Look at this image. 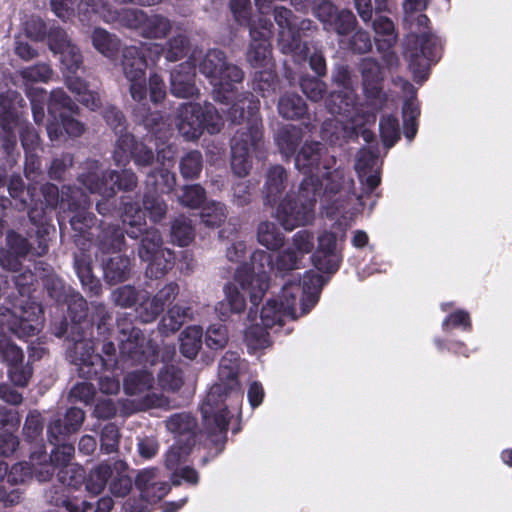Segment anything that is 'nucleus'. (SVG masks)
Listing matches in <instances>:
<instances>
[{
	"mask_svg": "<svg viewBox=\"0 0 512 512\" xmlns=\"http://www.w3.org/2000/svg\"><path fill=\"white\" fill-rule=\"evenodd\" d=\"M240 356L237 352L227 351L219 362V381L211 386L201 407V415L208 429L210 441L221 453L227 441L229 421L232 417L226 400L235 394L241 397L239 368Z\"/></svg>",
	"mask_w": 512,
	"mask_h": 512,
	"instance_id": "obj_1",
	"label": "nucleus"
},
{
	"mask_svg": "<svg viewBox=\"0 0 512 512\" xmlns=\"http://www.w3.org/2000/svg\"><path fill=\"white\" fill-rule=\"evenodd\" d=\"M416 25L419 29H427L422 34L409 35L404 43V57L408 61V67L413 74V80L422 84L428 79L431 65L440 58V41L430 31V19L426 14L416 17Z\"/></svg>",
	"mask_w": 512,
	"mask_h": 512,
	"instance_id": "obj_2",
	"label": "nucleus"
},
{
	"mask_svg": "<svg viewBox=\"0 0 512 512\" xmlns=\"http://www.w3.org/2000/svg\"><path fill=\"white\" fill-rule=\"evenodd\" d=\"M199 71L213 84V99L229 104L235 97V84L244 79L243 70L226 61L225 53L220 49H210L199 63Z\"/></svg>",
	"mask_w": 512,
	"mask_h": 512,
	"instance_id": "obj_3",
	"label": "nucleus"
},
{
	"mask_svg": "<svg viewBox=\"0 0 512 512\" xmlns=\"http://www.w3.org/2000/svg\"><path fill=\"white\" fill-rule=\"evenodd\" d=\"M319 192L317 180L303 179L297 194L289 192L278 203L275 218L287 231L308 224L314 217Z\"/></svg>",
	"mask_w": 512,
	"mask_h": 512,
	"instance_id": "obj_4",
	"label": "nucleus"
},
{
	"mask_svg": "<svg viewBox=\"0 0 512 512\" xmlns=\"http://www.w3.org/2000/svg\"><path fill=\"white\" fill-rule=\"evenodd\" d=\"M176 119L179 133L190 141L198 140L205 131L210 135L217 134L223 127L222 116L210 102L204 105L182 103L177 108Z\"/></svg>",
	"mask_w": 512,
	"mask_h": 512,
	"instance_id": "obj_5",
	"label": "nucleus"
},
{
	"mask_svg": "<svg viewBox=\"0 0 512 512\" xmlns=\"http://www.w3.org/2000/svg\"><path fill=\"white\" fill-rule=\"evenodd\" d=\"M250 261L251 267L244 264L237 268L234 279L249 293L250 302L257 309L269 288L274 259L264 250H255L250 256Z\"/></svg>",
	"mask_w": 512,
	"mask_h": 512,
	"instance_id": "obj_6",
	"label": "nucleus"
},
{
	"mask_svg": "<svg viewBox=\"0 0 512 512\" xmlns=\"http://www.w3.org/2000/svg\"><path fill=\"white\" fill-rule=\"evenodd\" d=\"M26 108L27 103L18 91L9 89L0 93L1 150L8 157H11L16 150L15 129L20 125Z\"/></svg>",
	"mask_w": 512,
	"mask_h": 512,
	"instance_id": "obj_7",
	"label": "nucleus"
},
{
	"mask_svg": "<svg viewBox=\"0 0 512 512\" xmlns=\"http://www.w3.org/2000/svg\"><path fill=\"white\" fill-rule=\"evenodd\" d=\"M78 181L91 193L102 197H114L118 191L132 192L138 186V177L131 169L104 170L82 173Z\"/></svg>",
	"mask_w": 512,
	"mask_h": 512,
	"instance_id": "obj_8",
	"label": "nucleus"
},
{
	"mask_svg": "<svg viewBox=\"0 0 512 512\" xmlns=\"http://www.w3.org/2000/svg\"><path fill=\"white\" fill-rule=\"evenodd\" d=\"M232 105L227 111V118L233 124H243L235 134H243V137L263 139V124L260 116V101L251 92H244L230 101Z\"/></svg>",
	"mask_w": 512,
	"mask_h": 512,
	"instance_id": "obj_9",
	"label": "nucleus"
},
{
	"mask_svg": "<svg viewBox=\"0 0 512 512\" xmlns=\"http://www.w3.org/2000/svg\"><path fill=\"white\" fill-rule=\"evenodd\" d=\"M72 362L78 366V374L86 380H97L99 390L107 395L117 394L120 383L115 377L103 376L105 371L112 369V364L104 360V356L89 351H81L72 356Z\"/></svg>",
	"mask_w": 512,
	"mask_h": 512,
	"instance_id": "obj_10",
	"label": "nucleus"
},
{
	"mask_svg": "<svg viewBox=\"0 0 512 512\" xmlns=\"http://www.w3.org/2000/svg\"><path fill=\"white\" fill-rule=\"evenodd\" d=\"M293 158L295 167L305 176L304 179L317 180L319 190L322 187V169H332L336 163L335 157L329 156L322 143L318 141L304 142Z\"/></svg>",
	"mask_w": 512,
	"mask_h": 512,
	"instance_id": "obj_11",
	"label": "nucleus"
},
{
	"mask_svg": "<svg viewBox=\"0 0 512 512\" xmlns=\"http://www.w3.org/2000/svg\"><path fill=\"white\" fill-rule=\"evenodd\" d=\"M273 16L279 27L278 45L285 54H292L299 59H305L309 52L308 44L300 39L296 31V16L293 11L284 6H275Z\"/></svg>",
	"mask_w": 512,
	"mask_h": 512,
	"instance_id": "obj_12",
	"label": "nucleus"
},
{
	"mask_svg": "<svg viewBox=\"0 0 512 512\" xmlns=\"http://www.w3.org/2000/svg\"><path fill=\"white\" fill-rule=\"evenodd\" d=\"M123 73L130 82L129 91L134 101L147 97L146 69L147 60L144 47L129 46L123 50Z\"/></svg>",
	"mask_w": 512,
	"mask_h": 512,
	"instance_id": "obj_13",
	"label": "nucleus"
},
{
	"mask_svg": "<svg viewBox=\"0 0 512 512\" xmlns=\"http://www.w3.org/2000/svg\"><path fill=\"white\" fill-rule=\"evenodd\" d=\"M113 160L117 166H126L133 161L137 168L149 167L154 163L155 154L145 143L138 141L132 133L117 138Z\"/></svg>",
	"mask_w": 512,
	"mask_h": 512,
	"instance_id": "obj_14",
	"label": "nucleus"
},
{
	"mask_svg": "<svg viewBox=\"0 0 512 512\" xmlns=\"http://www.w3.org/2000/svg\"><path fill=\"white\" fill-rule=\"evenodd\" d=\"M67 305V315L71 321L70 335L74 343L73 355L81 351H89L93 345L89 341H85L87 330L84 325H88V303L86 299L78 292L74 291L64 302Z\"/></svg>",
	"mask_w": 512,
	"mask_h": 512,
	"instance_id": "obj_15",
	"label": "nucleus"
},
{
	"mask_svg": "<svg viewBox=\"0 0 512 512\" xmlns=\"http://www.w3.org/2000/svg\"><path fill=\"white\" fill-rule=\"evenodd\" d=\"M49 116H59L64 132L71 137H79L84 132L82 122L74 118L79 114L78 105L62 89L52 90L47 102Z\"/></svg>",
	"mask_w": 512,
	"mask_h": 512,
	"instance_id": "obj_16",
	"label": "nucleus"
},
{
	"mask_svg": "<svg viewBox=\"0 0 512 512\" xmlns=\"http://www.w3.org/2000/svg\"><path fill=\"white\" fill-rule=\"evenodd\" d=\"M272 26L269 20L259 18L257 25H252L249 28L251 41L246 52V60L253 68L266 67L271 60Z\"/></svg>",
	"mask_w": 512,
	"mask_h": 512,
	"instance_id": "obj_17",
	"label": "nucleus"
},
{
	"mask_svg": "<svg viewBox=\"0 0 512 512\" xmlns=\"http://www.w3.org/2000/svg\"><path fill=\"white\" fill-rule=\"evenodd\" d=\"M360 72L365 96L372 106L381 110L387 102V95L382 88L383 71L380 63L371 57L360 62Z\"/></svg>",
	"mask_w": 512,
	"mask_h": 512,
	"instance_id": "obj_18",
	"label": "nucleus"
},
{
	"mask_svg": "<svg viewBox=\"0 0 512 512\" xmlns=\"http://www.w3.org/2000/svg\"><path fill=\"white\" fill-rule=\"evenodd\" d=\"M42 316L43 310L39 304L27 303L10 314L7 326L11 333L18 338L32 337L42 328Z\"/></svg>",
	"mask_w": 512,
	"mask_h": 512,
	"instance_id": "obj_19",
	"label": "nucleus"
},
{
	"mask_svg": "<svg viewBox=\"0 0 512 512\" xmlns=\"http://www.w3.org/2000/svg\"><path fill=\"white\" fill-rule=\"evenodd\" d=\"M86 414L78 407H70L63 417L52 418L47 425V439L49 443L68 441L70 436L76 434L82 427Z\"/></svg>",
	"mask_w": 512,
	"mask_h": 512,
	"instance_id": "obj_20",
	"label": "nucleus"
},
{
	"mask_svg": "<svg viewBox=\"0 0 512 512\" xmlns=\"http://www.w3.org/2000/svg\"><path fill=\"white\" fill-rule=\"evenodd\" d=\"M44 419L37 410L29 411L22 429L24 441L31 446L29 459L32 463L47 460V452L43 439Z\"/></svg>",
	"mask_w": 512,
	"mask_h": 512,
	"instance_id": "obj_21",
	"label": "nucleus"
},
{
	"mask_svg": "<svg viewBox=\"0 0 512 512\" xmlns=\"http://www.w3.org/2000/svg\"><path fill=\"white\" fill-rule=\"evenodd\" d=\"M304 288H302V280L300 275H291L281 288V294L278 302H281L286 313H290L292 318L296 317V305L298 300L302 304L303 312L307 313L318 301L315 293H310L304 299Z\"/></svg>",
	"mask_w": 512,
	"mask_h": 512,
	"instance_id": "obj_22",
	"label": "nucleus"
},
{
	"mask_svg": "<svg viewBox=\"0 0 512 512\" xmlns=\"http://www.w3.org/2000/svg\"><path fill=\"white\" fill-rule=\"evenodd\" d=\"M263 139L243 137V134H234L231 140V169L238 177H245L252 168L251 151L259 148Z\"/></svg>",
	"mask_w": 512,
	"mask_h": 512,
	"instance_id": "obj_23",
	"label": "nucleus"
},
{
	"mask_svg": "<svg viewBox=\"0 0 512 512\" xmlns=\"http://www.w3.org/2000/svg\"><path fill=\"white\" fill-rule=\"evenodd\" d=\"M112 319V314L103 303L92 302L90 320L88 321V325H84V328L87 330L85 341L92 343L93 353H96V344L99 343L100 340L110 338L113 331Z\"/></svg>",
	"mask_w": 512,
	"mask_h": 512,
	"instance_id": "obj_24",
	"label": "nucleus"
},
{
	"mask_svg": "<svg viewBox=\"0 0 512 512\" xmlns=\"http://www.w3.org/2000/svg\"><path fill=\"white\" fill-rule=\"evenodd\" d=\"M69 212L73 213V215L69 217L68 221L74 232V243L80 247V250H88L90 245L93 243L94 236L96 234V216L92 212L83 208L80 200L79 208Z\"/></svg>",
	"mask_w": 512,
	"mask_h": 512,
	"instance_id": "obj_25",
	"label": "nucleus"
},
{
	"mask_svg": "<svg viewBox=\"0 0 512 512\" xmlns=\"http://www.w3.org/2000/svg\"><path fill=\"white\" fill-rule=\"evenodd\" d=\"M170 91L178 98H194L199 95L196 86L195 66L189 62L181 63L175 67L170 76Z\"/></svg>",
	"mask_w": 512,
	"mask_h": 512,
	"instance_id": "obj_26",
	"label": "nucleus"
},
{
	"mask_svg": "<svg viewBox=\"0 0 512 512\" xmlns=\"http://www.w3.org/2000/svg\"><path fill=\"white\" fill-rule=\"evenodd\" d=\"M179 293V286L175 282L166 284L152 298L150 302L142 303L137 308L139 319L143 323L154 321L170 305Z\"/></svg>",
	"mask_w": 512,
	"mask_h": 512,
	"instance_id": "obj_27",
	"label": "nucleus"
},
{
	"mask_svg": "<svg viewBox=\"0 0 512 512\" xmlns=\"http://www.w3.org/2000/svg\"><path fill=\"white\" fill-rule=\"evenodd\" d=\"M42 194L46 201L47 208L56 209L59 207L63 213L74 211L79 208L81 193L72 186H63L61 192L58 186L47 183L42 187Z\"/></svg>",
	"mask_w": 512,
	"mask_h": 512,
	"instance_id": "obj_28",
	"label": "nucleus"
},
{
	"mask_svg": "<svg viewBox=\"0 0 512 512\" xmlns=\"http://www.w3.org/2000/svg\"><path fill=\"white\" fill-rule=\"evenodd\" d=\"M54 446L50 455L47 454V460L37 463L40 466V481H48L55 474L56 469H61L70 465L75 454V447L67 441L50 443Z\"/></svg>",
	"mask_w": 512,
	"mask_h": 512,
	"instance_id": "obj_29",
	"label": "nucleus"
},
{
	"mask_svg": "<svg viewBox=\"0 0 512 512\" xmlns=\"http://www.w3.org/2000/svg\"><path fill=\"white\" fill-rule=\"evenodd\" d=\"M30 222L35 226V238L37 246L35 254L37 257L43 256L48 252V236L54 227L49 223V218L43 203L36 201L26 208Z\"/></svg>",
	"mask_w": 512,
	"mask_h": 512,
	"instance_id": "obj_30",
	"label": "nucleus"
},
{
	"mask_svg": "<svg viewBox=\"0 0 512 512\" xmlns=\"http://www.w3.org/2000/svg\"><path fill=\"white\" fill-rule=\"evenodd\" d=\"M197 420L191 413L179 412L166 420V428L175 435L176 441L185 442V448L192 449L196 443Z\"/></svg>",
	"mask_w": 512,
	"mask_h": 512,
	"instance_id": "obj_31",
	"label": "nucleus"
},
{
	"mask_svg": "<svg viewBox=\"0 0 512 512\" xmlns=\"http://www.w3.org/2000/svg\"><path fill=\"white\" fill-rule=\"evenodd\" d=\"M87 250L74 253V269L80 280L84 292L89 297H98L102 293V284L93 274L92 260Z\"/></svg>",
	"mask_w": 512,
	"mask_h": 512,
	"instance_id": "obj_32",
	"label": "nucleus"
},
{
	"mask_svg": "<svg viewBox=\"0 0 512 512\" xmlns=\"http://www.w3.org/2000/svg\"><path fill=\"white\" fill-rule=\"evenodd\" d=\"M288 184V174L281 165L271 166L265 176V183L262 190L263 202L266 206H275Z\"/></svg>",
	"mask_w": 512,
	"mask_h": 512,
	"instance_id": "obj_33",
	"label": "nucleus"
},
{
	"mask_svg": "<svg viewBox=\"0 0 512 512\" xmlns=\"http://www.w3.org/2000/svg\"><path fill=\"white\" fill-rule=\"evenodd\" d=\"M133 107L132 116L137 124L143 125L145 129L156 138L162 139L166 136V122L161 111H152L146 99L136 101Z\"/></svg>",
	"mask_w": 512,
	"mask_h": 512,
	"instance_id": "obj_34",
	"label": "nucleus"
},
{
	"mask_svg": "<svg viewBox=\"0 0 512 512\" xmlns=\"http://www.w3.org/2000/svg\"><path fill=\"white\" fill-rule=\"evenodd\" d=\"M93 243L102 253L120 252L125 245L124 231L118 224L100 221Z\"/></svg>",
	"mask_w": 512,
	"mask_h": 512,
	"instance_id": "obj_35",
	"label": "nucleus"
},
{
	"mask_svg": "<svg viewBox=\"0 0 512 512\" xmlns=\"http://www.w3.org/2000/svg\"><path fill=\"white\" fill-rule=\"evenodd\" d=\"M122 221L126 225L125 233L132 239L142 238L147 228L145 212L137 202L124 201L122 197Z\"/></svg>",
	"mask_w": 512,
	"mask_h": 512,
	"instance_id": "obj_36",
	"label": "nucleus"
},
{
	"mask_svg": "<svg viewBox=\"0 0 512 512\" xmlns=\"http://www.w3.org/2000/svg\"><path fill=\"white\" fill-rule=\"evenodd\" d=\"M67 88L76 95V99L85 107L96 111L102 105L99 93L90 87V84L75 74L65 77Z\"/></svg>",
	"mask_w": 512,
	"mask_h": 512,
	"instance_id": "obj_37",
	"label": "nucleus"
},
{
	"mask_svg": "<svg viewBox=\"0 0 512 512\" xmlns=\"http://www.w3.org/2000/svg\"><path fill=\"white\" fill-rule=\"evenodd\" d=\"M18 469L22 470L23 466L12 465L9 469L6 462L0 461V502L5 505H13L20 500V493L14 488L15 482L22 479L16 476Z\"/></svg>",
	"mask_w": 512,
	"mask_h": 512,
	"instance_id": "obj_38",
	"label": "nucleus"
},
{
	"mask_svg": "<svg viewBox=\"0 0 512 512\" xmlns=\"http://www.w3.org/2000/svg\"><path fill=\"white\" fill-rule=\"evenodd\" d=\"M304 131L301 127L287 124L281 127L276 136L275 142L280 153L288 160L297 154V149L303 141Z\"/></svg>",
	"mask_w": 512,
	"mask_h": 512,
	"instance_id": "obj_39",
	"label": "nucleus"
},
{
	"mask_svg": "<svg viewBox=\"0 0 512 512\" xmlns=\"http://www.w3.org/2000/svg\"><path fill=\"white\" fill-rule=\"evenodd\" d=\"M375 32V45L379 52L385 53L384 58L390 56L389 50L396 44L397 34L392 20L383 15H377L373 20Z\"/></svg>",
	"mask_w": 512,
	"mask_h": 512,
	"instance_id": "obj_40",
	"label": "nucleus"
},
{
	"mask_svg": "<svg viewBox=\"0 0 512 512\" xmlns=\"http://www.w3.org/2000/svg\"><path fill=\"white\" fill-rule=\"evenodd\" d=\"M278 113L287 120L309 119L308 105L297 93L286 92L280 96L277 103Z\"/></svg>",
	"mask_w": 512,
	"mask_h": 512,
	"instance_id": "obj_41",
	"label": "nucleus"
},
{
	"mask_svg": "<svg viewBox=\"0 0 512 512\" xmlns=\"http://www.w3.org/2000/svg\"><path fill=\"white\" fill-rule=\"evenodd\" d=\"M8 192L12 206L18 211H24L34 202L35 188L26 187L19 175H12L8 182Z\"/></svg>",
	"mask_w": 512,
	"mask_h": 512,
	"instance_id": "obj_42",
	"label": "nucleus"
},
{
	"mask_svg": "<svg viewBox=\"0 0 512 512\" xmlns=\"http://www.w3.org/2000/svg\"><path fill=\"white\" fill-rule=\"evenodd\" d=\"M130 258L123 255L110 257L103 264V275L107 283L117 284L126 281L130 277Z\"/></svg>",
	"mask_w": 512,
	"mask_h": 512,
	"instance_id": "obj_43",
	"label": "nucleus"
},
{
	"mask_svg": "<svg viewBox=\"0 0 512 512\" xmlns=\"http://www.w3.org/2000/svg\"><path fill=\"white\" fill-rule=\"evenodd\" d=\"M191 309L174 305L167 311L158 324L161 335L169 336L181 329L184 323L190 318Z\"/></svg>",
	"mask_w": 512,
	"mask_h": 512,
	"instance_id": "obj_44",
	"label": "nucleus"
},
{
	"mask_svg": "<svg viewBox=\"0 0 512 512\" xmlns=\"http://www.w3.org/2000/svg\"><path fill=\"white\" fill-rule=\"evenodd\" d=\"M113 476V459L98 464L86 474V490L94 495L100 494Z\"/></svg>",
	"mask_w": 512,
	"mask_h": 512,
	"instance_id": "obj_45",
	"label": "nucleus"
},
{
	"mask_svg": "<svg viewBox=\"0 0 512 512\" xmlns=\"http://www.w3.org/2000/svg\"><path fill=\"white\" fill-rule=\"evenodd\" d=\"M147 190L160 194H169L176 185V175L161 167L150 171L145 180Z\"/></svg>",
	"mask_w": 512,
	"mask_h": 512,
	"instance_id": "obj_46",
	"label": "nucleus"
},
{
	"mask_svg": "<svg viewBox=\"0 0 512 512\" xmlns=\"http://www.w3.org/2000/svg\"><path fill=\"white\" fill-rule=\"evenodd\" d=\"M145 337L143 332L137 338H119V353L123 360L131 361L133 364H143L147 361L144 352Z\"/></svg>",
	"mask_w": 512,
	"mask_h": 512,
	"instance_id": "obj_47",
	"label": "nucleus"
},
{
	"mask_svg": "<svg viewBox=\"0 0 512 512\" xmlns=\"http://www.w3.org/2000/svg\"><path fill=\"white\" fill-rule=\"evenodd\" d=\"M128 465L125 461L120 459H113V476L109 489L110 492L116 497H124L132 489V479L127 474Z\"/></svg>",
	"mask_w": 512,
	"mask_h": 512,
	"instance_id": "obj_48",
	"label": "nucleus"
},
{
	"mask_svg": "<svg viewBox=\"0 0 512 512\" xmlns=\"http://www.w3.org/2000/svg\"><path fill=\"white\" fill-rule=\"evenodd\" d=\"M148 262L146 276L158 279L171 270L175 263V253L170 249H162L153 258L144 260Z\"/></svg>",
	"mask_w": 512,
	"mask_h": 512,
	"instance_id": "obj_49",
	"label": "nucleus"
},
{
	"mask_svg": "<svg viewBox=\"0 0 512 512\" xmlns=\"http://www.w3.org/2000/svg\"><path fill=\"white\" fill-rule=\"evenodd\" d=\"M203 330L199 326L186 327L180 336V352L181 354L193 360L197 357L202 347Z\"/></svg>",
	"mask_w": 512,
	"mask_h": 512,
	"instance_id": "obj_50",
	"label": "nucleus"
},
{
	"mask_svg": "<svg viewBox=\"0 0 512 512\" xmlns=\"http://www.w3.org/2000/svg\"><path fill=\"white\" fill-rule=\"evenodd\" d=\"M143 23L141 36L148 39H163L165 38L172 29L171 21L160 14L148 15L146 13V19Z\"/></svg>",
	"mask_w": 512,
	"mask_h": 512,
	"instance_id": "obj_51",
	"label": "nucleus"
},
{
	"mask_svg": "<svg viewBox=\"0 0 512 512\" xmlns=\"http://www.w3.org/2000/svg\"><path fill=\"white\" fill-rule=\"evenodd\" d=\"M287 317L292 318V315L286 313V309L278 299H269L260 312L261 323L265 328L283 326Z\"/></svg>",
	"mask_w": 512,
	"mask_h": 512,
	"instance_id": "obj_52",
	"label": "nucleus"
},
{
	"mask_svg": "<svg viewBox=\"0 0 512 512\" xmlns=\"http://www.w3.org/2000/svg\"><path fill=\"white\" fill-rule=\"evenodd\" d=\"M257 239L267 249L278 250L283 246L285 238L275 223L264 221L258 225Z\"/></svg>",
	"mask_w": 512,
	"mask_h": 512,
	"instance_id": "obj_53",
	"label": "nucleus"
},
{
	"mask_svg": "<svg viewBox=\"0 0 512 512\" xmlns=\"http://www.w3.org/2000/svg\"><path fill=\"white\" fill-rule=\"evenodd\" d=\"M278 85V75L273 69H265L256 72L252 81L253 90L263 98L274 95Z\"/></svg>",
	"mask_w": 512,
	"mask_h": 512,
	"instance_id": "obj_54",
	"label": "nucleus"
},
{
	"mask_svg": "<svg viewBox=\"0 0 512 512\" xmlns=\"http://www.w3.org/2000/svg\"><path fill=\"white\" fill-rule=\"evenodd\" d=\"M379 134L386 149H391L401 138L399 120L395 115H383L379 120Z\"/></svg>",
	"mask_w": 512,
	"mask_h": 512,
	"instance_id": "obj_55",
	"label": "nucleus"
},
{
	"mask_svg": "<svg viewBox=\"0 0 512 512\" xmlns=\"http://www.w3.org/2000/svg\"><path fill=\"white\" fill-rule=\"evenodd\" d=\"M301 261V256L291 247L279 251L274 259L275 275L284 278L299 269Z\"/></svg>",
	"mask_w": 512,
	"mask_h": 512,
	"instance_id": "obj_56",
	"label": "nucleus"
},
{
	"mask_svg": "<svg viewBox=\"0 0 512 512\" xmlns=\"http://www.w3.org/2000/svg\"><path fill=\"white\" fill-rule=\"evenodd\" d=\"M357 26L356 16L348 9L338 10L324 27L329 32L344 36L350 34Z\"/></svg>",
	"mask_w": 512,
	"mask_h": 512,
	"instance_id": "obj_57",
	"label": "nucleus"
},
{
	"mask_svg": "<svg viewBox=\"0 0 512 512\" xmlns=\"http://www.w3.org/2000/svg\"><path fill=\"white\" fill-rule=\"evenodd\" d=\"M171 240L180 247L188 246L194 239L195 231L191 220L180 215L171 224Z\"/></svg>",
	"mask_w": 512,
	"mask_h": 512,
	"instance_id": "obj_58",
	"label": "nucleus"
},
{
	"mask_svg": "<svg viewBox=\"0 0 512 512\" xmlns=\"http://www.w3.org/2000/svg\"><path fill=\"white\" fill-rule=\"evenodd\" d=\"M327 107L332 114L348 116L353 110L355 101L351 91H332L327 100Z\"/></svg>",
	"mask_w": 512,
	"mask_h": 512,
	"instance_id": "obj_59",
	"label": "nucleus"
},
{
	"mask_svg": "<svg viewBox=\"0 0 512 512\" xmlns=\"http://www.w3.org/2000/svg\"><path fill=\"white\" fill-rule=\"evenodd\" d=\"M94 48L106 57H114L119 50V40L103 28H95L92 32Z\"/></svg>",
	"mask_w": 512,
	"mask_h": 512,
	"instance_id": "obj_60",
	"label": "nucleus"
},
{
	"mask_svg": "<svg viewBox=\"0 0 512 512\" xmlns=\"http://www.w3.org/2000/svg\"><path fill=\"white\" fill-rule=\"evenodd\" d=\"M183 384V372L177 366L166 365L158 373V385L163 391L177 392Z\"/></svg>",
	"mask_w": 512,
	"mask_h": 512,
	"instance_id": "obj_61",
	"label": "nucleus"
},
{
	"mask_svg": "<svg viewBox=\"0 0 512 512\" xmlns=\"http://www.w3.org/2000/svg\"><path fill=\"white\" fill-rule=\"evenodd\" d=\"M163 239L156 228H149L141 238L138 255L142 261L153 258L154 254L162 250Z\"/></svg>",
	"mask_w": 512,
	"mask_h": 512,
	"instance_id": "obj_62",
	"label": "nucleus"
},
{
	"mask_svg": "<svg viewBox=\"0 0 512 512\" xmlns=\"http://www.w3.org/2000/svg\"><path fill=\"white\" fill-rule=\"evenodd\" d=\"M320 181L324 186V193L330 196L338 194L346 183L345 170L337 167L333 170L322 169Z\"/></svg>",
	"mask_w": 512,
	"mask_h": 512,
	"instance_id": "obj_63",
	"label": "nucleus"
},
{
	"mask_svg": "<svg viewBox=\"0 0 512 512\" xmlns=\"http://www.w3.org/2000/svg\"><path fill=\"white\" fill-rule=\"evenodd\" d=\"M203 168V157L200 151L191 150L180 160L179 170L181 176L186 180L197 179Z\"/></svg>",
	"mask_w": 512,
	"mask_h": 512,
	"instance_id": "obj_64",
	"label": "nucleus"
}]
</instances>
